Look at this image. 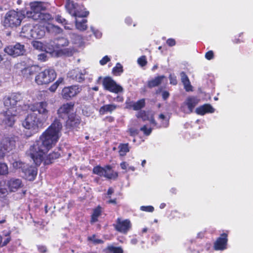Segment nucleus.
<instances>
[{"label": "nucleus", "mask_w": 253, "mask_h": 253, "mask_svg": "<svg viewBox=\"0 0 253 253\" xmlns=\"http://www.w3.org/2000/svg\"><path fill=\"white\" fill-rule=\"evenodd\" d=\"M162 240V237L157 234H153L150 237V242L153 245H157Z\"/></svg>", "instance_id": "obj_37"}, {"label": "nucleus", "mask_w": 253, "mask_h": 253, "mask_svg": "<svg viewBox=\"0 0 253 253\" xmlns=\"http://www.w3.org/2000/svg\"><path fill=\"white\" fill-rule=\"evenodd\" d=\"M137 118H141L143 121H147L149 120L148 115L145 111H140L137 115Z\"/></svg>", "instance_id": "obj_41"}, {"label": "nucleus", "mask_w": 253, "mask_h": 253, "mask_svg": "<svg viewBox=\"0 0 253 253\" xmlns=\"http://www.w3.org/2000/svg\"><path fill=\"white\" fill-rule=\"evenodd\" d=\"M31 17L32 11L27 10V8L19 11L10 10L8 11L3 17V25L7 28H16L21 25L24 18Z\"/></svg>", "instance_id": "obj_2"}, {"label": "nucleus", "mask_w": 253, "mask_h": 253, "mask_svg": "<svg viewBox=\"0 0 253 253\" xmlns=\"http://www.w3.org/2000/svg\"><path fill=\"white\" fill-rule=\"evenodd\" d=\"M166 42L167 44L169 46H173L176 44L175 40L172 38L168 39L167 40Z\"/></svg>", "instance_id": "obj_54"}, {"label": "nucleus", "mask_w": 253, "mask_h": 253, "mask_svg": "<svg viewBox=\"0 0 253 253\" xmlns=\"http://www.w3.org/2000/svg\"><path fill=\"white\" fill-rule=\"evenodd\" d=\"M109 199H110L107 202V203L108 204H113V205H117V199L116 198H115V199H111L110 198H109Z\"/></svg>", "instance_id": "obj_63"}, {"label": "nucleus", "mask_w": 253, "mask_h": 253, "mask_svg": "<svg viewBox=\"0 0 253 253\" xmlns=\"http://www.w3.org/2000/svg\"><path fill=\"white\" fill-rule=\"evenodd\" d=\"M127 164L126 162H123L120 164V166L123 169H126L127 168Z\"/></svg>", "instance_id": "obj_64"}, {"label": "nucleus", "mask_w": 253, "mask_h": 253, "mask_svg": "<svg viewBox=\"0 0 253 253\" xmlns=\"http://www.w3.org/2000/svg\"><path fill=\"white\" fill-rule=\"evenodd\" d=\"M22 125L23 127L29 131L28 134H26L27 137H30L32 135L31 128L32 127V115L29 114L22 121Z\"/></svg>", "instance_id": "obj_24"}, {"label": "nucleus", "mask_w": 253, "mask_h": 253, "mask_svg": "<svg viewBox=\"0 0 253 253\" xmlns=\"http://www.w3.org/2000/svg\"><path fill=\"white\" fill-rule=\"evenodd\" d=\"M62 79H58V80L52 84L49 88V90L51 92H54L60 83L62 82Z\"/></svg>", "instance_id": "obj_40"}, {"label": "nucleus", "mask_w": 253, "mask_h": 253, "mask_svg": "<svg viewBox=\"0 0 253 253\" xmlns=\"http://www.w3.org/2000/svg\"><path fill=\"white\" fill-rule=\"evenodd\" d=\"M33 46L37 49L43 50L44 47L42 42L38 41L33 42Z\"/></svg>", "instance_id": "obj_44"}, {"label": "nucleus", "mask_w": 253, "mask_h": 253, "mask_svg": "<svg viewBox=\"0 0 253 253\" xmlns=\"http://www.w3.org/2000/svg\"><path fill=\"white\" fill-rule=\"evenodd\" d=\"M198 102L199 99L196 97L189 96L181 105V109L185 113H191Z\"/></svg>", "instance_id": "obj_17"}, {"label": "nucleus", "mask_w": 253, "mask_h": 253, "mask_svg": "<svg viewBox=\"0 0 253 253\" xmlns=\"http://www.w3.org/2000/svg\"><path fill=\"white\" fill-rule=\"evenodd\" d=\"M19 113L16 110L12 111L10 109L3 112L0 114L1 125L5 127L12 126L15 122V116Z\"/></svg>", "instance_id": "obj_9"}, {"label": "nucleus", "mask_w": 253, "mask_h": 253, "mask_svg": "<svg viewBox=\"0 0 253 253\" xmlns=\"http://www.w3.org/2000/svg\"><path fill=\"white\" fill-rule=\"evenodd\" d=\"M113 226L117 231L124 234H126L132 228V224L129 219H122L118 217Z\"/></svg>", "instance_id": "obj_8"}, {"label": "nucleus", "mask_w": 253, "mask_h": 253, "mask_svg": "<svg viewBox=\"0 0 253 253\" xmlns=\"http://www.w3.org/2000/svg\"><path fill=\"white\" fill-rule=\"evenodd\" d=\"M114 192V190L112 187H109L107 190V198H111V195Z\"/></svg>", "instance_id": "obj_60"}, {"label": "nucleus", "mask_w": 253, "mask_h": 253, "mask_svg": "<svg viewBox=\"0 0 253 253\" xmlns=\"http://www.w3.org/2000/svg\"><path fill=\"white\" fill-rule=\"evenodd\" d=\"M47 56L45 53H41L38 55V59L41 61L46 60Z\"/></svg>", "instance_id": "obj_57"}, {"label": "nucleus", "mask_w": 253, "mask_h": 253, "mask_svg": "<svg viewBox=\"0 0 253 253\" xmlns=\"http://www.w3.org/2000/svg\"><path fill=\"white\" fill-rule=\"evenodd\" d=\"M134 104V102L131 100L130 98L128 97L126 98L125 102V108L128 110L132 109L133 110Z\"/></svg>", "instance_id": "obj_38"}, {"label": "nucleus", "mask_w": 253, "mask_h": 253, "mask_svg": "<svg viewBox=\"0 0 253 253\" xmlns=\"http://www.w3.org/2000/svg\"><path fill=\"white\" fill-rule=\"evenodd\" d=\"M22 182L19 179H11L8 182L9 187L11 191H15L21 185Z\"/></svg>", "instance_id": "obj_28"}, {"label": "nucleus", "mask_w": 253, "mask_h": 253, "mask_svg": "<svg viewBox=\"0 0 253 253\" xmlns=\"http://www.w3.org/2000/svg\"><path fill=\"white\" fill-rule=\"evenodd\" d=\"M146 105V102L145 98H142L136 102H134L133 105V110L139 111L145 107Z\"/></svg>", "instance_id": "obj_33"}, {"label": "nucleus", "mask_w": 253, "mask_h": 253, "mask_svg": "<svg viewBox=\"0 0 253 253\" xmlns=\"http://www.w3.org/2000/svg\"><path fill=\"white\" fill-rule=\"evenodd\" d=\"M181 82L183 83L184 88L187 91L192 90V86L191 85L189 79L184 72H181L180 73Z\"/></svg>", "instance_id": "obj_25"}, {"label": "nucleus", "mask_w": 253, "mask_h": 253, "mask_svg": "<svg viewBox=\"0 0 253 253\" xmlns=\"http://www.w3.org/2000/svg\"><path fill=\"white\" fill-rule=\"evenodd\" d=\"M38 250L41 253H45L46 252V248L45 246H39L38 247Z\"/></svg>", "instance_id": "obj_61"}, {"label": "nucleus", "mask_w": 253, "mask_h": 253, "mask_svg": "<svg viewBox=\"0 0 253 253\" xmlns=\"http://www.w3.org/2000/svg\"><path fill=\"white\" fill-rule=\"evenodd\" d=\"M43 10L42 2L41 1L33 2V12L41 14V12Z\"/></svg>", "instance_id": "obj_34"}, {"label": "nucleus", "mask_w": 253, "mask_h": 253, "mask_svg": "<svg viewBox=\"0 0 253 253\" xmlns=\"http://www.w3.org/2000/svg\"><path fill=\"white\" fill-rule=\"evenodd\" d=\"M68 76L75 81L82 83L84 80V75L80 71L73 70L68 73Z\"/></svg>", "instance_id": "obj_21"}, {"label": "nucleus", "mask_w": 253, "mask_h": 253, "mask_svg": "<svg viewBox=\"0 0 253 253\" xmlns=\"http://www.w3.org/2000/svg\"><path fill=\"white\" fill-rule=\"evenodd\" d=\"M104 120L109 123H112L114 121L115 119L112 116H107L105 117Z\"/></svg>", "instance_id": "obj_62"}, {"label": "nucleus", "mask_w": 253, "mask_h": 253, "mask_svg": "<svg viewBox=\"0 0 253 253\" xmlns=\"http://www.w3.org/2000/svg\"><path fill=\"white\" fill-rule=\"evenodd\" d=\"M75 103L72 102H68L61 105L57 110V114L60 118L64 119L66 116H68L70 112L73 111Z\"/></svg>", "instance_id": "obj_19"}, {"label": "nucleus", "mask_w": 253, "mask_h": 253, "mask_svg": "<svg viewBox=\"0 0 253 253\" xmlns=\"http://www.w3.org/2000/svg\"><path fill=\"white\" fill-rule=\"evenodd\" d=\"M62 128L59 120L56 119L33 145V161L37 167L42 162L43 156L55 145Z\"/></svg>", "instance_id": "obj_1"}, {"label": "nucleus", "mask_w": 253, "mask_h": 253, "mask_svg": "<svg viewBox=\"0 0 253 253\" xmlns=\"http://www.w3.org/2000/svg\"><path fill=\"white\" fill-rule=\"evenodd\" d=\"M15 146V141L12 138H5L0 142V159L12 150Z\"/></svg>", "instance_id": "obj_15"}, {"label": "nucleus", "mask_w": 253, "mask_h": 253, "mask_svg": "<svg viewBox=\"0 0 253 253\" xmlns=\"http://www.w3.org/2000/svg\"><path fill=\"white\" fill-rule=\"evenodd\" d=\"M22 36L30 39L32 37V26L30 24L24 25L21 31Z\"/></svg>", "instance_id": "obj_29"}, {"label": "nucleus", "mask_w": 253, "mask_h": 253, "mask_svg": "<svg viewBox=\"0 0 253 253\" xmlns=\"http://www.w3.org/2000/svg\"><path fill=\"white\" fill-rule=\"evenodd\" d=\"M35 15H33V19L35 20V22L37 23H33V37L34 35V37L36 39H41L45 35V30H47V26H45L46 23L44 21H37L34 18Z\"/></svg>", "instance_id": "obj_12"}, {"label": "nucleus", "mask_w": 253, "mask_h": 253, "mask_svg": "<svg viewBox=\"0 0 253 253\" xmlns=\"http://www.w3.org/2000/svg\"><path fill=\"white\" fill-rule=\"evenodd\" d=\"M47 104L46 102L37 103L33 105V133L38 132L43 127L45 121L44 114L47 113Z\"/></svg>", "instance_id": "obj_3"}, {"label": "nucleus", "mask_w": 253, "mask_h": 253, "mask_svg": "<svg viewBox=\"0 0 253 253\" xmlns=\"http://www.w3.org/2000/svg\"><path fill=\"white\" fill-rule=\"evenodd\" d=\"M13 168L15 169H21L22 175V176L25 179L30 181L32 180V170L31 167L22 163L20 161L13 160L11 162Z\"/></svg>", "instance_id": "obj_14"}, {"label": "nucleus", "mask_w": 253, "mask_h": 253, "mask_svg": "<svg viewBox=\"0 0 253 253\" xmlns=\"http://www.w3.org/2000/svg\"><path fill=\"white\" fill-rule=\"evenodd\" d=\"M166 77L164 75L158 76L154 79L149 80L147 82V86L149 88H152L156 86H158L161 84L164 79Z\"/></svg>", "instance_id": "obj_23"}, {"label": "nucleus", "mask_w": 253, "mask_h": 253, "mask_svg": "<svg viewBox=\"0 0 253 253\" xmlns=\"http://www.w3.org/2000/svg\"><path fill=\"white\" fill-rule=\"evenodd\" d=\"M162 96L163 99L164 100H166L169 98L170 94L168 91L164 90L162 91Z\"/></svg>", "instance_id": "obj_53"}, {"label": "nucleus", "mask_w": 253, "mask_h": 253, "mask_svg": "<svg viewBox=\"0 0 253 253\" xmlns=\"http://www.w3.org/2000/svg\"><path fill=\"white\" fill-rule=\"evenodd\" d=\"M81 123V118L76 113H71L68 115L65 122L66 128L71 130H77Z\"/></svg>", "instance_id": "obj_13"}, {"label": "nucleus", "mask_w": 253, "mask_h": 253, "mask_svg": "<svg viewBox=\"0 0 253 253\" xmlns=\"http://www.w3.org/2000/svg\"><path fill=\"white\" fill-rule=\"evenodd\" d=\"M159 118L165 121V123L162 124V126L164 127H167L169 126V122L168 120H166V116L163 114H161L159 116Z\"/></svg>", "instance_id": "obj_49"}, {"label": "nucleus", "mask_w": 253, "mask_h": 253, "mask_svg": "<svg viewBox=\"0 0 253 253\" xmlns=\"http://www.w3.org/2000/svg\"><path fill=\"white\" fill-rule=\"evenodd\" d=\"M81 90L82 88L79 85L65 86L62 90L61 95L63 99L69 100L77 96Z\"/></svg>", "instance_id": "obj_10"}, {"label": "nucleus", "mask_w": 253, "mask_h": 253, "mask_svg": "<svg viewBox=\"0 0 253 253\" xmlns=\"http://www.w3.org/2000/svg\"><path fill=\"white\" fill-rule=\"evenodd\" d=\"M65 7L68 13L75 17H86L89 12L83 5H80L73 0H66Z\"/></svg>", "instance_id": "obj_4"}, {"label": "nucleus", "mask_w": 253, "mask_h": 253, "mask_svg": "<svg viewBox=\"0 0 253 253\" xmlns=\"http://www.w3.org/2000/svg\"><path fill=\"white\" fill-rule=\"evenodd\" d=\"M124 97L121 95H118L116 97L114 98L113 100L118 102H123L124 101Z\"/></svg>", "instance_id": "obj_59"}, {"label": "nucleus", "mask_w": 253, "mask_h": 253, "mask_svg": "<svg viewBox=\"0 0 253 253\" xmlns=\"http://www.w3.org/2000/svg\"><path fill=\"white\" fill-rule=\"evenodd\" d=\"M228 231L220 235L213 244V248L215 251H223L227 249L228 243Z\"/></svg>", "instance_id": "obj_18"}, {"label": "nucleus", "mask_w": 253, "mask_h": 253, "mask_svg": "<svg viewBox=\"0 0 253 253\" xmlns=\"http://www.w3.org/2000/svg\"><path fill=\"white\" fill-rule=\"evenodd\" d=\"M139 239V237H137L136 235H133L131 239L130 240V243L135 245L138 243Z\"/></svg>", "instance_id": "obj_55"}, {"label": "nucleus", "mask_w": 253, "mask_h": 253, "mask_svg": "<svg viewBox=\"0 0 253 253\" xmlns=\"http://www.w3.org/2000/svg\"><path fill=\"white\" fill-rule=\"evenodd\" d=\"M8 173L7 166L4 163H0V175H5Z\"/></svg>", "instance_id": "obj_42"}, {"label": "nucleus", "mask_w": 253, "mask_h": 253, "mask_svg": "<svg viewBox=\"0 0 253 253\" xmlns=\"http://www.w3.org/2000/svg\"><path fill=\"white\" fill-rule=\"evenodd\" d=\"M214 112V109L210 104H205L197 107L196 112L200 115H204L207 113H212Z\"/></svg>", "instance_id": "obj_20"}, {"label": "nucleus", "mask_w": 253, "mask_h": 253, "mask_svg": "<svg viewBox=\"0 0 253 253\" xmlns=\"http://www.w3.org/2000/svg\"><path fill=\"white\" fill-rule=\"evenodd\" d=\"M102 84L104 88L110 92L118 93L123 91V87L117 84L116 82L110 77H105L103 79Z\"/></svg>", "instance_id": "obj_11"}, {"label": "nucleus", "mask_w": 253, "mask_h": 253, "mask_svg": "<svg viewBox=\"0 0 253 253\" xmlns=\"http://www.w3.org/2000/svg\"><path fill=\"white\" fill-rule=\"evenodd\" d=\"M95 237L96 235L93 234L91 236L88 237L87 239L88 241H92L94 244H101L104 243L102 240L96 239Z\"/></svg>", "instance_id": "obj_39"}, {"label": "nucleus", "mask_w": 253, "mask_h": 253, "mask_svg": "<svg viewBox=\"0 0 253 253\" xmlns=\"http://www.w3.org/2000/svg\"><path fill=\"white\" fill-rule=\"evenodd\" d=\"M104 252L105 253H123L124 251L121 247H114L110 245L104 249Z\"/></svg>", "instance_id": "obj_30"}, {"label": "nucleus", "mask_w": 253, "mask_h": 253, "mask_svg": "<svg viewBox=\"0 0 253 253\" xmlns=\"http://www.w3.org/2000/svg\"><path fill=\"white\" fill-rule=\"evenodd\" d=\"M56 20L58 22L62 23L63 25H68V22L66 19L60 15H57Z\"/></svg>", "instance_id": "obj_51"}, {"label": "nucleus", "mask_w": 253, "mask_h": 253, "mask_svg": "<svg viewBox=\"0 0 253 253\" xmlns=\"http://www.w3.org/2000/svg\"><path fill=\"white\" fill-rule=\"evenodd\" d=\"M118 107V106L115 104L104 105L100 108L99 113V114L101 115H104L108 112L112 113V112L115 111Z\"/></svg>", "instance_id": "obj_22"}, {"label": "nucleus", "mask_w": 253, "mask_h": 253, "mask_svg": "<svg viewBox=\"0 0 253 253\" xmlns=\"http://www.w3.org/2000/svg\"><path fill=\"white\" fill-rule=\"evenodd\" d=\"M102 213V208L100 206H98L97 207L93 210L92 213L91 215V219L90 222L91 224L94 223L98 221V217L101 215Z\"/></svg>", "instance_id": "obj_27"}, {"label": "nucleus", "mask_w": 253, "mask_h": 253, "mask_svg": "<svg viewBox=\"0 0 253 253\" xmlns=\"http://www.w3.org/2000/svg\"><path fill=\"white\" fill-rule=\"evenodd\" d=\"M119 153L120 156H125L129 151L128 143H122L119 146Z\"/></svg>", "instance_id": "obj_31"}, {"label": "nucleus", "mask_w": 253, "mask_h": 253, "mask_svg": "<svg viewBox=\"0 0 253 253\" xmlns=\"http://www.w3.org/2000/svg\"><path fill=\"white\" fill-rule=\"evenodd\" d=\"M69 42L68 40L64 38L61 37L57 39V42L55 43L56 46L58 48H60L68 45Z\"/></svg>", "instance_id": "obj_35"}, {"label": "nucleus", "mask_w": 253, "mask_h": 253, "mask_svg": "<svg viewBox=\"0 0 253 253\" xmlns=\"http://www.w3.org/2000/svg\"><path fill=\"white\" fill-rule=\"evenodd\" d=\"M4 51L14 57L23 55L25 52L24 46L19 43L10 45L4 48Z\"/></svg>", "instance_id": "obj_16"}, {"label": "nucleus", "mask_w": 253, "mask_h": 253, "mask_svg": "<svg viewBox=\"0 0 253 253\" xmlns=\"http://www.w3.org/2000/svg\"><path fill=\"white\" fill-rule=\"evenodd\" d=\"M10 240V238L8 235H5V238L4 239L3 241L2 242V247L7 245Z\"/></svg>", "instance_id": "obj_58"}, {"label": "nucleus", "mask_w": 253, "mask_h": 253, "mask_svg": "<svg viewBox=\"0 0 253 253\" xmlns=\"http://www.w3.org/2000/svg\"><path fill=\"white\" fill-rule=\"evenodd\" d=\"M110 60V58L107 56L106 55L104 56L99 61L100 64L101 65H104L106 64H107V62H108Z\"/></svg>", "instance_id": "obj_52"}, {"label": "nucleus", "mask_w": 253, "mask_h": 253, "mask_svg": "<svg viewBox=\"0 0 253 253\" xmlns=\"http://www.w3.org/2000/svg\"><path fill=\"white\" fill-rule=\"evenodd\" d=\"M123 71V67L120 63H117L112 69V73L115 76H120Z\"/></svg>", "instance_id": "obj_36"}, {"label": "nucleus", "mask_w": 253, "mask_h": 253, "mask_svg": "<svg viewBox=\"0 0 253 253\" xmlns=\"http://www.w3.org/2000/svg\"><path fill=\"white\" fill-rule=\"evenodd\" d=\"M32 73L31 68L30 67L25 68L22 70V75L26 78H29Z\"/></svg>", "instance_id": "obj_45"}, {"label": "nucleus", "mask_w": 253, "mask_h": 253, "mask_svg": "<svg viewBox=\"0 0 253 253\" xmlns=\"http://www.w3.org/2000/svg\"><path fill=\"white\" fill-rule=\"evenodd\" d=\"M112 167L110 165H106L104 168L100 166H97L93 168L92 172L94 174H97L100 176H104L107 179H116L118 177V174L117 172H114L112 170L111 172H108V170H111Z\"/></svg>", "instance_id": "obj_7"}, {"label": "nucleus", "mask_w": 253, "mask_h": 253, "mask_svg": "<svg viewBox=\"0 0 253 253\" xmlns=\"http://www.w3.org/2000/svg\"><path fill=\"white\" fill-rule=\"evenodd\" d=\"M22 99L21 94L18 93H13L9 96H5L3 99V104L7 110H11L12 111L15 110L17 112L20 113V103Z\"/></svg>", "instance_id": "obj_5"}, {"label": "nucleus", "mask_w": 253, "mask_h": 253, "mask_svg": "<svg viewBox=\"0 0 253 253\" xmlns=\"http://www.w3.org/2000/svg\"><path fill=\"white\" fill-rule=\"evenodd\" d=\"M140 130L143 132V133L146 135H149L152 132V128L151 127L148 128L146 125L141 127Z\"/></svg>", "instance_id": "obj_46"}, {"label": "nucleus", "mask_w": 253, "mask_h": 253, "mask_svg": "<svg viewBox=\"0 0 253 253\" xmlns=\"http://www.w3.org/2000/svg\"><path fill=\"white\" fill-rule=\"evenodd\" d=\"M169 82L172 85H176L177 84V79L176 77L175 76L174 74H170L169 75Z\"/></svg>", "instance_id": "obj_48"}, {"label": "nucleus", "mask_w": 253, "mask_h": 253, "mask_svg": "<svg viewBox=\"0 0 253 253\" xmlns=\"http://www.w3.org/2000/svg\"><path fill=\"white\" fill-rule=\"evenodd\" d=\"M129 134L131 136H135L138 134V130L134 128H130L129 129Z\"/></svg>", "instance_id": "obj_56"}, {"label": "nucleus", "mask_w": 253, "mask_h": 253, "mask_svg": "<svg viewBox=\"0 0 253 253\" xmlns=\"http://www.w3.org/2000/svg\"><path fill=\"white\" fill-rule=\"evenodd\" d=\"M87 20L82 19L81 21H78L77 19L75 21V25L77 29L80 31H85L86 30L87 26L86 25Z\"/></svg>", "instance_id": "obj_32"}, {"label": "nucleus", "mask_w": 253, "mask_h": 253, "mask_svg": "<svg viewBox=\"0 0 253 253\" xmlns=\"http://www.w3.org/2000/svg\"><path fill=\"white\" fill-rule=\"evenodd\" d=\"M205 58L209 60H211L214 58V53L212 50H209L205 54Z\"/></svg>", "instance_id": "obj_50"}, {"label": "nucleus", "mask_w": 253, "mask_h": 253, "mask_svg": "<svg viewBox=\"0 0 253 253\" xmlns=\"http://www.w3.org/2000/svg\"><path fill=\"white\" fill-rule=\"evenodd\" d=\"M140 210L144 211L152 212L154 211V208L152 206H142L140 207Z\"/></svg>", "instance_id": "obj_47"}, {"label": "nucleus", "mask_w": 253, "mask_h": 253, "mask_svg": "<svg viewBox=\"0 0 253 253\" xmlns=\"http://www.w3.org/2000/svg\"><path fill=\"white\" fill-rule=\"evenodd\" d=\"M137 62L141 67H144L146 65L147 61L146 56L145 55H143L140 57L137 60Z\"/></svg>", "instance_id": "obj_43"}, {"label": "nucleus", "mask_w": 253, "mask_h": 253, "mask_svg": "<svg viewBox=\"0 0 253 253\" xmlns=\"http://www.w3.org/2000/svg\"><path fill=\"white\" fill-rule=\"evenodd\" d=\"M60 156V154L58 152H52L49 154L45 159L43 158L42 162L44 165H49L52 164L55 160L58 159Z\"/></svg>", "instance_id": "obj_26"}, {"label": "nucleus", "mask_w": 253, "mask_h": 253, "mask_svg": "<svg viewBox=\"0 0 253 253\" xmlns=\"http://www.w3.org/2000/svg\"><path fill=\"white\" fill-rule=\"evenodd\" d=\"M56 77L54 70L48 68L40 72L35 77V82L39 85L48 84L52 82Z\"/></svg>", "instance_id": "obj_6"}]
</instances>
